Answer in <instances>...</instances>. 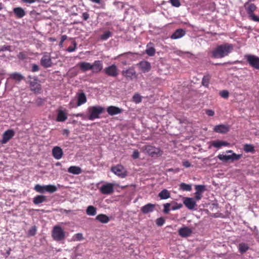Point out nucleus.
Segmentation results:
<instances>
[{
    "mask_svg": "<svg viewBox=\"0 0 259 259\" xmlns=\"http://www.w3.org/2000/svg\"><path fill=\"white\" fill-rule=\"evenodd\" d=\"M180 188L183 191H190L192 190V186L191 185L184 183H182L180 185Z\"/></svg>",
    "mask_w": 259,
    "mask_h": 259,
    "instance_id": "e433bc0d",
    "label": "nucleus"
},
{
    "mask_svg": "<svg viewBox=\"0 0 259 259\" xmlns=\"http://www.w3.org/2000/svg\"><path fill=\"white\" fill-rule=\"evenodd\" d=\"M218 158L222 161H227L230 160L229 155H223V154H219L218 156Z\"/></svg>",
    "mask_w": 259,
    "mask_h": 259,
    "instance_id": "09e8293b",
    "label": "nucleus"
},
{
    "mask_svg": "<svg viewBox=\"0 0 259 259\" xmlns=\"http://www.w3.org/2000/svg\"><path fill=\"white\" fill-rule=\"evenodd\" d=\"M23 3L26 4H32L34 3L38 0H21Z\"/></svg>",
    "mask_w": 259,
    "mask_h": 259,
    "instance_id": "338daca9",
    "label": "nucleus"
},
{
    "mask_svg": "<svg viewBox=\"0 0 259 259\" xmlns=\"http://www.w3.org/2000/svg\"><path fill=\"white\" fill-rule=\"evenodd\" d=\"M186 34V31L183 29H177L171 35L170 38L173 39H176L184 36Z\"/></svg>",
    "mask_w": 259,
    "mask_h": 259,
    "instance_id": "aec40b11",
    "label": "nucleus"
},
{
    "mask_svg": "<svg viewBox=\"0 0 259 259\" xmlns=\"http://www.w3.org/2000/svg\"><path fill=\"white\" fill-rule=\"evenodd\" d=\"M111 170L117 176L121 178H124L126 176V171L123 166L117 165V166L112 167Z\"/></svg>",
    "mask_w": 259,
    "mask_h": 259,
    "instance_id": "1a4fd4ad",
    "label": "nucleus"
},
{
    "mask_svg": "<svg viewBox=\"0 0 259 259\" xmlns=\"http://www.w3.org/2000/svg\"><path fill=\"white\" fill-rule=\"evenodd\" d=\"M211 76L209 74L204 75L202 80V84L205 87H208Z\"/></svg>",
    "mask_w": 259,
    "mask_h": 259,
    "instance_id": "c9c22d12",
    "label": "nucleus"
},
{
    "mask_svg": "<svg viewBox=\"0 0 259 259\" xmlns=\"http://www.w3.org/2000/svg\"><path fill=\"white\" fill-rule=\"evenodd\" d=\"M158 197L161 199H166L170 197V193L167 190L163 189L158 194Z\"/></svg>",
    "mask_w": 259,
    "mask_h": 259,
    "instance_id": "7c9ffc66",
    "label": "nucleus"
},
{
    "mask_svg": "<svg viewBox=\"0 0 259 259\" xmlns=\"http://www.w3.org/2000/svg\"><path fill=\"white\" fill-rule=\"evenodd\" d=\"M256 9V7L254 4H250L246 8V12L251 19L254 21L259 22V17L254 14Z\"/></svg>",
    "mask_w": 259,
    "mask_h": 259,
    "instance_id": "423d86ee",
    "label": "nucleus"
},
{
    "mask_svg": "<svg viewBox=\"0 0 259 259\" xmlns=\"http://www.w3.org/2000/svg\"><path fill=\"white\" fill-rule=\"evenodd\" d=\"M229 144L226 142L219 141H215L212 143V146H213V147H214L215 148H220L222 146H228V145H229Z\"/></svg>",
    "mask_w": 259,
    "mask_h": 259,
    "instance_id": "72a5a7b5",
    "label": "nucleus"
},
{
    "mask_svg": "<svg viewBox=\"0 0 259 259\" xmlns=\"http://www.w3.org/2000/svg\"><path fill=\"white\" fill-rule=\"evenodd\" d=\"M230 160L232 161L237 160L240 159L242 157V154H237L235 153H233L232 155H229Z\"/></svg>",
    "mask_w": 259,
    "mask_h": 259,
    "instance_id": "49530a36",
    "label": "nucleus"
},
{
    "mask_svg": "<svg viewBox=\"0 0 259 259\" xmlns=\"http://www.w3.org/2000/svg\"><path fill=\"white\" fill-rule=\"evenodd\" d=\"M233 50V45L225 43L218 46L211 52L213 58H222L227 56Z\"/></svg>",
    "mask_w": 259,
    "mask_h": 259,
    "instance_id": "f257e3e1",
    "label": "nucleus"
},
{
    "mask_svg": "<svg viewBox=\"0 0 259 259\" xmlns=\"http://www.w3.org/2000/svg\"><path fill=\"white\" fill-rule=\"evenodd\" d=\"M171 205L170 203H166L163 204V212L165 214H167L170 211L169 207Z\"/></svg>",
    "mask_w": 259,
    "mask_h": 259,
    "instance_id": "8fccbe9b",
    "label": "nucleus"
},
{
    "mask_svg": "<svg viewBox=\"0 0 259 259\" xmlns=\"http://www.w3.org/2000/svg\"><path fill=\"white\" fill-rule=\"evenodd\" d=\"M77 66L79 67L80 70L83 72L90 70H92V64L87 62H81L78 63Z\"/></svg>",
    "mask_w": 259,
    "mask_h": 259,
    "instance_id": "f3484780",
    "label": "nucleus"
},
{
    "mask_svg": "<svg viewBox=\"0 0 259 259\" xmlns=\"http://www.w3.org/2000/svg\"><path fill=\"white\" fill-rule=\"evenodd\" d=\"M32 72H36L39 70V67L36 64H33L32 66Z\"/></svg>",
    "mask_w": 259,
    "mask_h": 259,
    "instance_id": "0e129e2a",
    "label": "nucleus"
},
{
    "mask_svg": "<svg viewBox=\"0 0 259 259\" xmlns=\"http://www.w3.org/2000/svg\"><path fill=\"white\" fill-rule=\"evenodd\" d=\"M145 150L151 157H158L163 154V151L160 148L150 145L145 146Z\"/></svg>",
    "mask_w": 259,
    "mask_h": 259,
    "instance_id": "20e7f679",
    "label": "nucleus"
},
{
    "mask_svg": "<svg viewBox=\"0 0 259 259\" xmlns=\"http://www.w3.org/2000/svg\"><path fill=\"white\" fill-rule=\"evenodd\" d=\"M47 197L44 195H37L33 199V202L36 205L47 201Z\"/></svg>",
    "mask_w": 259,
    "mask_h": 259,
    "instance_id": "393cba45",
    "label": "nucleus"
},
{
    "mask_svg": "<svg viewBox=\"0 0 259 259\" xmlns=\"http://www.w3.org/2000/svg\"><path fill=\"white\" fill-rule=\"evenodd\" d=\"M11 251V249L10 248H9V249L6 251V257H8L10 254Z\"/></svg>",
    "mask_w": 259,
    "mask_h": 259,
    "instance_id": "774afa93",
    "label": "nucleus"
},
{
    "mask_svg": "<svg viewBox=\"0 0 259 259\" xmlns=\"http://www.w3.org/2000/svg\"><path fill=\"white\" fill-rule=\"evenodd\" d=\"M183 203L189 209L192 210L196 206V201L193 198L184 197Z\"/></svg>",
    "mask_w": 259,
    "mask_h": 259,
    "instance_id": "9b49d317",
    "label": "nucleus"
},
{
    "mask_svg": "<svg viewBox=\"0 0 259 259\" xmlns=\"http://www.w3.org/2000/svg\"><path fill=\"white\" fill-rule=\"evenodd\" d=\"M46 186H41L39 184L36 185L34 187V190L39 193H44L46 191Z\"/></svg>",
    "mask_w": 259,
    "mask_h": 259,
    "instance_id": "79ce46f5",
    "label": "nucleus"
},
{
    "mask_svg": "<svg viewBox=\"0 0 259 259\" xmlns=\"http://www.w3.org/2000/svg\"><path fill=\"white\" fill-rule=\"evenodd\" d=\"M92 71L94 73L100 72L103 69V63L101 61L96 60L92 64Z\"/></svg>",
    "mask_w": 259,
    "mask_h": 259,
    "instance_id": "4468645a",
    "label": "nucleus"
},
{
    "mask_svg": "<svg viewBox=\"0 0 259 259\" xmlns=\"http://www.w3.org/2000/svg\"><path fill=\"white\" fill-rule=\"evenodd\" d=\"M10 77L17 81H20L24 78V77L21 74L17 72L12 73L10 75Z\"/></svg>",
    "mask_w": 259,
    "mask_h": 259,
    "instance_id": "4c0bfd02",
    "label": "nucleus"
},
{
    "mask_svg": "<svg viewBox=\"0 0 259 259\" xmlns=\"http://www.w3.org/2000/svg\"><path fill=\"white\" fill-rule=\"evenodd\" d=\"M31 90L35 93H39L41 90V87L39 84L36 82H30Z\"/></svg>",
    "mask_w": 259,
    "mask_h": 259,
    "instance_id": "c756f323",
    "label": "nucleus"
},
{
    "mask_svg": "<svg viewBox=\"0 0 259 259\" xmlns=\"http://www.w3.org/2000/svg\"><path fill=\"white\" fill-rule=\"evenodd\" d=\"M112 36V32L110 31H106L100 36V39L102 40H106Z\"/></svg>",
    "mask_w": 259,
    "mask_h": 259,
    "instance_id": "58836bf2",
    "label": "nucleus"
},
{
    "mask_svg": "<svg viewBox=\"0 0 259 259\" xmlns=\"http://www.w3.org/2000/svg\"><path fill=\"white\" fill-rule=\"evenodd\" d=\"M206 114L209 116H212L214 115V112L211 109H208L206 111Z\"/></svg>",
    "mask_w": 259,
    "mask_h": 259,
    "instance_id": "680f3d73",
    "label": "nucleus"
},
{
    "mask_svg": "<svg viewBox=\"0 0 259 259\" xmlns=\"http://www.w3.org/2000/svg\"><path fill=\"white\" fill-rule=\"evenodd\" d=\"M13 12L15 16L18 18H22L26 15L25 11L21 7L14 8Z\"/></svg>",
    "mask_w": 259,
    "mask_h": 259,
    "instance_id": "412c9836",
    "label": "nucleus"
},
{
    "mask_svg": "<svg viewBox=\"0 0 259 259\" xmlns=\"http://www.w3.org/2000/svg\"><path fill=\"white\" fill-rule=\"evenodd\" d=\"M88 110L89 113L88 119L93 120L99 118V115L104 112V108L100 106H90Z\"/></svg>",
    "mask_w": 259,
    "mask_h": 259,
    "instance_id": "f03ea898",
    "label": "nucleus"
},
{
    "mask_svg": "<svg viewBox=\"0 0 259 259\" xmlns=\"http://www.w3.org/2000/svg\"><path fill=\"white\" fill-rule=\"evenodd\" d=\"M194 198H193L194 199H195V200L196 201H199L202 198V193H198V192H195L194 193Z\"/></svg>",
    "mask_w": 259,
    "mask_h": 259,
    "instance_id": "6e6d98bb",
    "label": "nucleus"
},
{
    "mask_svg": "<svg viewBox=\"0 0 259 259\" xmlns=\"http://www.w3.org/2000/svg\"><path fill=\"white\" fill-rule=\"evenodd\" d=\"M133 100L136 103H139L142 101L141 96L138 94H136L133 97Z\"/></svg>",
    "mask_w": 259,
    "mask_h": 259,
    "instance_id": "de8ad7c7",
    "label": "nucleus"
},
{
    "mask_svg": "<svg viewBox=\"0 0 259 259\" xmlns=\"http://www.w3.org/2000/svg\"><path fill=\"white\" fill-rule=\"evenodd\" d=\"M96 220L103 224H106L110 221L109 217L104 214H98L96 216Z\"/></svg>",
    "mask_w": 259,
    "mask_h": 259,
    "instance_id": "bb28decb",
    "label": "nucleus"
},
{
    "mask_svg": "<svg viewBox=\"0 0 259 259\" xmlns=\"http://www.w3.org/2000/svg\"><path fill=\"white\" fill-rule=\"evenodd\" d=\"M230 126L226 124H219L215 126L213 131L217 133L226 134L229 132Z\"/></svg>",
    "mask_w": 259,
    "mask_h": 259,
    "instance_id": "f8f14e48",
    "label": "nucleus"
},
{
    "mask_svg": "<svg viewBox=\"0 0 259 259\" xmlns=\"http://www.w3.org/2000/svg\"><path fill=\"white\" fill-rule=\"evenodd\" d=\"M154 207L155 205L151 203H148L143 206L141 208V210L143 213L146 214L152 212L154 210Z\"/></svg>",
    "mask_w": 259,
    "mask_h": 259,
    "instance_id": "5701e85b",
    "label": "nucleus"
},
{
    "mask_svg": "<svg viewBox=\"0 0 259 259\" xmlns=\"http://www.w3.org/2000/svg\"><path fill=\"white\" fill-rule=\"evenodd\" d=\"M171 205H172L171 207V209L173 210L179 209L183 207V204L182 203H178L175 201H171L170 203Z\"/></svg>",
    "mask_w": 259,
    "mask_h": 259,
    "instance_id": "a19ab883",
    "label": "nucleus"
},
{
    "mask_svg": "<svg viewBox=\"0 0 259 259\" xmlns=\"http://www.w3.org/2000/svg\"><path fill=\"white\" fill-rule=\"evenodd\" d=\"M82 18L84 20L86 21L89 18V14L87 12L82 13Z\"/></svg>",
    "mask_w": 259,
    "mask_h": 259,
    "instance_id": "69168bd1",
    "label": "nucleus"
},
{
    "mask_svg": "<svg viewBox=\"0 0 259 259\" xmlns=\"http://www.w3.org/2000/svg\"><path fill=\"white\" fill-rule=\"evenodd\" d=\"M75 239L78 241L82 240L83 239V235H82V233H77L76 234H75Z\"/></svg>",
    "mask_w": 259,
    "mask_h": 259,
    "instance_id": "bf43d9fd",
    "label": "nucleus"
},
{
    "mask_svg": "<svg viewBox=\"0 0 259 259\" xmlns=\"http://www.w3.org/2000/svg\"><path fill=\"white\" fill-rule=\"evenodd\" d=\"M122 74L123 76L127 78H130L132 79L133 77H136V72L134 69L133 68H128L126 70H123L122 71Z\"/></svg>",
    "mask_w": 259,
    "mask_h": 259,
    "instance_id": "4be33fe9",
    "label": "nucleus"
},
{
    "mask_svg": "<svg viewBox=\"0 0 259 259\" xmlns=\"http://www.w3.org/2000/svg\"><path fill=\"white\" fill-rule=\"evenodd\" d=\"M52 155L57 160L60 159L63 155L62 149L59 146H55L52 149Z\"/></svg>",
    "mask_w": 259,
    "mask_h": 259,
    "instance_id": "2eb2a0df",
    "label": "nucleus"
},
{
    "mask_svg": "<svg viewBox=\"0 0 259 259\" xmlns=\"http://www.w3.org/2000/svg\"><path fill=\"white\" fill-rule=\"evenodd\" d=\"M178 233L182 237H188L192 234V229L188 227H183L179 230Z\"/></svg>",
    "mask_w": 259,
    "mask_h": 259,
    "instance_id": "ddd939ff",
    "label": "nucleus"
},
{
    "mask_svg": "<svg viewBox=\"0 0 259 259\" xmlns=\"http://www.w3.org/2000/svg\"><path fill=\"white\" fill-rule=\"evenodd\" d=\"M170 2L172 6L175 7H179L181 5L179 0H170Z\"/></svg>",
    "mask_w": 259,
    "mask_h": 259,
    "instance_id": "5fc2aeb1",
    "label": "nucleus"
},
{
    "mask_svg": "<svg viewBox=\"0 0 259 259\" xmlns=\"http://www.w3.org/2000/svg\"><path fill=\"white\" fill-rule=\"evenodd\" d=\"M114 184L112 183H107L102 185L100 188V191L103 194L109 195L114 192Z\"/></svg>",
    "mask_w": 259,
    "mask_h": 259,
    "instance_id": "0eeeda50",
    "label": "nucleus"
},
{
    "mask_svg": "<svg viewBox=\"0 0 259 259\" xmlns=\"http://www.w3.org/2000/svg\"><path fill=\"white\" fill-rule=\"evenodd\" d=\"M46 191L53 193L57 191V188L55 185H46Z\"/></svg>",
    "mask_w": 259,
    "mask_h": 259,
    "instance_id": "ea45409f",
    "label": "nucleus"
},
{
    "mask_svg": "<svg viewBox=\"0 0 259 259\" xmlns=\"http://www.w3.org/2000/svg\"><path fill=\"white\" fill-rule=\"evenodd\" d=\"M86 213L89 215L94 216L97 213V208L94 206L90 205L86 209Z\"/></svg>",
    "mask_w": 259,
    "mask_h": 259,
    "instance_id": "473e14b6",
    "label": "nucleus"
},
{
    "mask_svg": "<svg viewBox=\"0 0 259 259\" xmlns=\"http://www.w3.org/2000/svg\"><path fill=\"white\" fill-rule=\"evenodd\" d=\"M11 46H4L1 48L0 51H9L10 52H11L12 50H11Z\"/></svg>",
    "mask_w": 259,
    "mask_h": 259,
    "instance_id": "13d9d810",
    "label": "nucleus"
},
{
    "mask_svg": "<svg viewBox=\"0 0 259 259\" xmlns=\"http://www.w3.org/2000/svg\"><path fill=\"white\" fill-rule=\"evenodd\" d=\"M165 220L163 218H158L156 221V225L158 226H161L164 223Z\"/></svg>",
    "mask_w": 259,
    "mask_h": 259,
    "instance_id": "864d4df0",
    "label": "nucleus"
},
{
    "mask_svg": "<svg viewBox=\"0 0 259 259\" xmlns=\"http://www.w3.org/2000/svg\"><path fill=\"white\" fill-rule=\"evenodd\" d=\"M72 44L73 45V47L69 46L68 47V48L66 49V51L68 52H72L76 50L77 49V43L75 40H73L72 42Z\"/></svg>",
    "mask_w": 259,
    "mask_h": 259,
    "instance_id": "a18cd8bd",
    "label": "nucleus"
},
{
    "mask_svg": "<svg viewBox=\"0 0 259 259\" xmlns=\"http://www.w3.org/2000/svg\"><path fill=\"white\" fill-rule=\"evenodd\" d=\"M183 165L185 167H189L191 166L190 162L188 160L183 161Z\"/></svg>",
    "mask_w": 259,
    "mask_h": 259,
    "instance_id": "e2e57ef3",
    "label": "nucleus"
},
{
    "mask_svg": "<svg viewBox=\"0 0 259 259\" xmlns=\"http://www.w3.org/2000/svg\"><path fill=\"white\" fill-rule=\"evenodd\" d=\"M220 95L223 98L227 99L229 97V93L227 90H223L220 91Z\"/></svg>",
    "mask_w": 259,
    "mask_h": 259,
    "instance_id": "3c124183",
    "label": "nucleus"
},
{
    "mask_svg": "<svg viewBox=\"0 0 259 259\" xmlns=\"http://www.w3.org/2000/svg\"><path fill=\"white\" fill-rule=\"evenodd\" d=\"M245 58L249 65L252 67L259 70V57L253 55H246Z\"/></svg>",
    "mask_w": 259,
    "mask_h": 259,
    "instance_id": "39448f33",
    "label": "nucleus"
},
{
    "mask_svg": "<svg viewBox=\"0 0 259 259\" xmlns=\"http://www.w3.org/2000/svg\"><path fill=\"white\" fill-rule=\"evenodd\" d=\"M196 190L195 192L203 193L205 191V187L204 185H198L195 186Z\"/></svg>",
    "mask_w": 259,
    "mask_h": 259,
    "instance_id": "37998d69",
    "label": "nucleus"
},
{
    "mask_svg": "<svg viewBox=\"0 0 259 259\" xmlns=\"http://www.w3.org/2000/svg\"><path fill=\"white\" fill-rule=\"evenodd\" d=\"M37 231V228L35 226H32L28 231V235L29 236H34Z\"/></svg>",
    "mask_w": 259,
    "mask_h": 259,
    "instance_id": "c03bdc74",
    "label": "nucleus"
},
{
    "mask_svg": "<svg viewBox=\"0 0 259 259\" xmlns=\"http://www.w3.org/2000/svg\"><path fill=\"white\" fill-rule=\"evenodd\" d=\"M41 65L45 68H48L52 66V60L50 57L44 55L40 60Z\"/></svg>",
    "mask_w": 259,
    "mask_h": 259,
    "instance_id": "a211bd4d",
    "label": "nucleus"
},
{
    "mask_svg": "<svg viewBox=\"0 0 259 259\" xmlns=\"http://www.w3.org/2000/svg\"><path fill=\"white\" fill-rule=\"evenodd\" d=\"M18 58L20 60H24L27 57V54L26 52H19L18 54Z\"/></svg>",
    "mask_w": 259,
    "mask_h": 259,
    "instance_id": "603ef678",
    "label": "nucleus"
},
{
    "mask_svg": "<svg viewBox=\"0 0 259 259\" xmlns=\"http://www.w3.org/2000/svg\"><path fill=\"white\" fill-rule=\"evenodd\" d=\"M138 65L141 70L144 73L149 71L151 67L150 63L149 62L146 61L140 62L138 64Z\"/></svg>",
    "mask_w": 259,
    "mask_h": 259,
    "instance_id": "6ab92c4d",
    "label": "nucleus"
},
{
    "mask_svg": "<svg viewBox=\"0 0 259 259\" xmlns=\"http://www.w3.org/2000/svg\"><path fill=\"white\" fill-rule=\"evenodd\" d=\"M104 72L108 76L116 77L118 74L117 66L114 65H111L104 69Z\"/></svg>",
    "mask_w": 259,
    "mask_h": 259,
    "instance_id": "6e6552de",
    "label": "nucleus"
},
{
    "mask_svg": "<svg viewBox=\"0 0 259 259\" xmlns=\"http://www.w3.org/2000/svg\"><path fill=\"white\" fill-rule=\"evenodd\" d=\"M87 102V97L84 93L78 94L77 105L79 106Z\"/></svg>",
    "mask_w": 259,
    "mask_h": 259,
    "instance_id": "a878e982",
    "label": "nucleus"
},
{
    "mask_svg": "<svg viewBox=\"0 0 259 259\" xmlns=\"http://www.w3.org/2000/svg\"><path fill=\"white\" fill-rule=\"evenodd\" d=\"M67 118L66 114L62 110L58 112L56 120L59 122H63L65 121Z\"/></svg>",
    "mask_w": 259,
    "mask_h": 259,
    "instance_id": "c85d7f7f",
    "label": "nucleus"
},
{
    "mask_svg": "<svg viewBox=\"0 0 259 259\" xmlns=\"http://www.w3.org/2000/svg\"><path fill=\"white\" fill-rule=\"evenodd\" d=\"M249 248V246L247 243H241L239 244V251L241 254H243L246 252Z\"/></svg>",
    "mask_w": 259,
    "mask_h": 259,
    "instance_id": "2f4dec72",
    "label": "nucleus"
},
{
    "mask_svg": "<svg viewBox=\"0 0 259 259\" xmlns=\"http://www.w3.org/2000/svg\"><path fill=\"white\" fill-rule=\"evenodd\" d=\"M122 110L121 109L114 106H110L107 108V112L110 116H113L120 114L122 112Z\"/></svg>",
    "mask_w": 259,
    "mask_h": 259,
    "instance_id": "dca6fc26",
    "label": "nucleus"
},
{
    "mask_svg": "<svg viewBox=\"0 0 259 259\" xmlns=\"http://www.w3.org/2000/svg\"><path fill=\"white\" fill-rule=\"evenodd\" d=\"M15 135V132L13 130H8L3 134V138L1 142L3 144L7 143Z\"/></svg>",
    "mask_w": 259,
    "mask_h": 259,
    "instance_id": "9d476101",
    "label": "nucleus"
},
{
    "mask_svg": "<svg viewBox=\"0 0 259 259\" xmlns=\"http://www.w3.org/2000/svg\"><path fill=\"white\" fill-rule=\"evenodd\" d=\"M80 167L76 166H71L68 169V172L74 175H78L81 173Z\"/></svg>",
    "mask_w": 259,
    "mask_h": 259,
    "instance_id": "cd10ccee",
    "label": "nucleus"
},
{
    "mask_svg": "<svg viewBox=\"0 0 259 259\" xmlns=\"http://www.w3.org/2000/svg\"><path fill=\"white\" fill-rule=\"evenodd\" d=\"M140 153L138 150H135L133 153L132 157L134 159H137L139 157Z\"/></svg>",
    "mask_w": 259,
    "mask_h": 259,
    "instance_id": "052dcab7",
    "label": "nucleus"
},
{
    "mask_svg": "<svg viewBox=\"0 0 259 259\" xmlns=\"http://www.w3.org/2000/svg\"><path fill=\"white\" fill-rule=\"evenodd\" d=\"M52 236L55 240L61 241L65 238V233L61 227L55 226L53 228Z\"/></svg>",
    "mask_w": 259,
    "mask_h": 259,
    "instance_id": "7ed1b4c3",
    "label": "nucleus"
},
{
    "mask_svg": "<svg viewBox=\"0 0 259 259\" xmlns=\"http://www.w3.org/2000/svg\"><path fill=\"white\" fill-rule=\"evenodd\" d=\"M67 36L66 35H62L61 36V40H60V41L59 44V46L60 47H63V44L64 41L66 39H67Z\"/></svg>",
    "mask_w": 259,
    "mask_h": 259,
    "instance_id": "4d7b16f0",
    "label": "nucleus"
},
{
    "mask_svg": "<svg viewBox=\"0 0 259 259\" xmlns=\"http://www.w3.org/2000/svg\"><path fill=\"white\" fill-rule=\"evenodd\" d=\"M244 150L247 152L254 153L255 152L254 147L251 144H246L244 145Z\"/></svg>",
    "mask_w": 259,
    "mask_h": 259,
    "instance_id": "f704fd0d",
    "label": "nucleus"
},
{
    "mask_svg": "<svg viewBox=\"0 0 259 259\" xmlns=\"http://www.w3.org/2000/svg\"><path fill=\"white\" fill-rule=\"evenodd\" d=\"M146 53L149 56H153L155 54V49L152 42H149L147 45V49L145 50Z\"/></svg>",
    "mask_w": 259,
    "mask_h": 259,
    "instance_id": "b1692460",
    "label": "nucleus"
}]
</instances>
